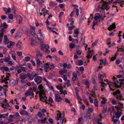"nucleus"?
I'll use <instances>...</instances> for the list:
<instances>
[{
  "instance_id": "obj_1",
  "label": "nucleus",
  "mask_w": 124,
  "mask_h": 124,
  "mask_svg": "<svg viewBox=\"0 0 124 124\" xmlns=\"http://www.w3.org/2000/svg\"><path fill=\"white\" fill-rule=\"evenodd\" d=\"M103 0H101V2L100 3L96 9L97 11L100 12V13L99 14H103V13H104V9H105L107 10L108 9V2L105 1L104 2Z\"/></svg>"
},
{
  "instance_id": "obj_2",
  "label": "nucleus",
  "mask_w": 124,
  "mask_h": 124,
  "mask_svg": "<svg viewBox=\"0 0 124 124\" xmlns=\"http://www.w3.org/2000/svg\"><path fill=\"white\" fill-rule=\"evenodd\" d=\"M39 96L40 101L43 102H45L46 104L48 103L50 104V103H48L47 101V98L44 93L43 92H40Z\"/></svg>"
},
{
  "instance_id": "obj_3",
  "label": "nucleus",
  "mask_w": 124,
  "mask_h": 124,
  "mask_svg": "<svg viewBox=\"0 0 124 124\" xmlns=\"http://www.w3.org/2000/svg\"><path fill=\"white\" fill-rule=\"evenodd\" d=\"M115 108L117 109V111H115L114 113L116 116L115 117L116 118L118 119L121 115L122 112L121 111L119 112V110H120V108L117 106H116Z\"/></svg>"
},
{
  "instance_id": "obj_4",
  "label": "nucleus",
  "mask_w": 124,
  "mask_h": 124,
  "mask_svg": "<svg viewBox=\"0 0 124 124\" xmlns=\"http://www.w3.org/2000/svg\"><path fill=\"white\" fill-rule=\"evenodd\" d=\"M38 75V74H36L34 72H32L31 74L29 73L27 74V76L28 77V78L31 80H33L34 78L35 77Z\"/></svg>"
},
{
  "instance_id": "obj_5",
  "label": "nucleus",
  "mask_w": 124,
  "mask_h": 124,
  "mask_svg": "<svg viewBox=\"0 0 124 124\" xmlns=\"http://www.w3.org/2000/svg\"><path fill=\"white\" fill-rule=\"evenodd\" d=\"M54 97L55 101L56 102H60L62 100L58 92H56L54 94Z\"/></svg>"
},
{
  "instance_id": "obj_6",
  "label": "nucleus",
  "mask_w": 124,
  "mask_h": 124,
  "mask_svg": "<svg viewBox=\"0 0 124 124\" xmlns=\"http://www.w3.org/2000/svg\"><path fill=\"white\" fill-rule=\"evenodd\" d=\"M105 13H103V14H99L98 15L95 16L94 17V19L95 20H97L98 19L101 20H103L104 17H105L106 16H105Z\"/></svg>"
},
{
  "instance_id": "obj_7",
  "label": "nucleus",
  "mask_w": 124,
  "mask_h": 124,
  "mask_svg": "<svg viewBox=\"0 0 124 124\" xmlns=\"http://www.w3.org/2000/svg\"><path fill=\"white\" fill-rule=\"evenodd\" d=\"M116 83L109 81V87L110 89V91H114L115 90Z\"/></svg>"
},
{
  "instance_id": "obj_8",
  "label": "nucleus",
  "mask_w": 124,
  "mask_h": 124,
  "mask_svg": "<svg viewBox=\"0 0 124 124\" xmlns=\"http://www.w3.org/2000/svg\"><path fill=\"white\" fill-rule=\"evenodd\" d=\"M19 113L20 114L22 115H26L27 116H28L29 117V118H31V117L30 116H29L28 112L25 110L23 109H21L20 110Z\"/></svg>"
},
{
  "instance_id": "obj_9",
  "label": "nucleus",
  "mask_w": 124,
  "mask_h": 124,
  "mask_svg": "<svg viewBox=\"0 0 124 124\" xmlns=\"http://www.w3.org/2000/svg\"><path fill=\"white\" fill-rule=\"evenodd\" d=\"M34 80L37 85L40 84L42 82V78L40 76H38L34 79Z\"/></svg>"
},
{
  "instance_id": "obj_10",
  "label": "nucleus",
  "mask_w": 124,
  "mask_h": 124,
  "mask_svg": "<svg viewBox=\"0 0 124 124\" xmlns=\"http://www.w3.org/2000/svg\"><path fill=\"white\" fill-rule=\"evenodd\" d=\"M105 74L102 72H99L98 75V78L99 79L101 80V81H103L102 79L105 76Z\"/></svg>"
},
{
  "instance_id": "obj_11",
  "label": "nucleus",
  "mask_w": 124,
  "mask_h": 124,
  "mask_svg": "<svg viewBox=\"0 0 124 124\" xmlns=\"http://www.w3.org/2000/svg\"><path fill=\"white\" fill-rule=\"evenodd\" d=\"M107 111V107H105V106H104L103 111L102 112L101 114H100V116L101 117L102 116H104L105 115L104 114Z\"/></svg>"
},
{
  "instance_id": "obj_12",
  "label": "nucleus",
  "mask_w": 124,
  "mask_h": 124,
  "mask_svg": "<svg viewBox=\"0 0 124 124\" xmlns=\"http://www.w3.org/2000/svg\"><path fill=\"white\" fill-rule=\"evenodd\" d=\"M33 93V91L32 88H29L27 92L25 93V94L26 97L30 95Z\"/></svg>"
},
{
  "instance_id": "obj_13",
  "label": "nucleus",
  "mask_w": 124,
  "mask_h": 124,
  "mask_svg": "<svg viewBox=\"0 0 124 124\" xmlns=\"http://www.w3.org/2000/svg\"><path fill=\"white\" fill-rule=\"evenodd\" d=\"M20 77L19 78L20 79H22V80H24L25 78H27V74L26 75V74L25 75L23 73H21L19 75Z\"/></svg>"
},
{
  "instance_id": "obj_14",
  "label": "nucleus",
  "mask_w": 124,
  "mask_h": 124,
  "mask_svg": "<svg viewBox=\"0 0 124 124\" xmlns=\"http://www.w3.org/2000/svg\"><path fill=\"white\" fill-rule=\"evenodd\" d=\"M4 29H2L0 30V41H1L2 40L3 35L4 34L3 32Z\"/></svg>"
},
{
  "instance_id": "obj_15",
  "label": "nucleus",
  "mask_w": 124,
  "mask_h": 124,
  "mask_svg": "<svg viewBox=\"0 0 124 124\" xmlns=\"http://www.w3.org/2000/svg\"><path fill=\"white\" fill-rule=\"evenodd\" d=\"M115 23H114L110 25L109 26V31H110L112 30V29L116 28V26L115 25Z\"/></svg>"
},
{
  "instance_id": "obj_16",
  "label": "nucleus",
  "mask_w": 124,
  "mask_h": 124,
  "mask_svg": "<svg viewBox=\"0 0 124 124\" xmlns=\"http://www.w3.org/2000/svg\"><path fill=\"white\" fill-rule=\"evenodd\" d=\"M3 8L6 14L8 13L11 12V9L10 8H8V9L7 8L3 7Z\"/></svg>"
},
{
  "instance_id": "obj_17",
  "label": "nucleus",
  "mask_w": 124,
  "mask_h": 124,
  "mask_svg": "<svg viewBox=\"0 0 124 124\" xmlns=\"http://www.w3.org/2000/svg\"><path fill=\"white\" fill-rule=\"evenodd\" d=\"M40 36V37H38V35H37L38 39L41 42H42L44 40L43 38L42 35L41 34V33H40V35H39Z\"/></svg>"
},
{
  "instance_id": "obj_18",
  "label": "nucleus",
  "mask_w": 124,
  "mask_h": 124,
  "mask_svg": "<svg viewBox=\"0 0 124 124\" xmlns=\"http://www.w3.org/2000/svg\"><path fill=\"white\" fill-rule=\"evenodd\" d=\"M16 82V81L14 79H11L9 81L10 85L11 86L14 85Z\"/></svg>"
},
{
  "instance_id": "obj_19",
  "label": "nucleus",
  "mask_w": 124,
  "mask_h": 124,
  "mask_svg": "<svg viewBox=\"0 0 124 124\" xmlns=\"http://www.w3.org/2000/svg\"><path fill=\"white\" fill-rule=\"evenodd\" d=\"M73 77L72 78V79L73 81H74L76 80V78L77 77V76L76 73L74 72L72 73Z\"/></svg>"
},
{
  "instance_id": "obj_20",
  "label": "nucleus",
  "mask_w": 124,
  "mask_h": 124,
  "mask_svg": "<svg viewBox=\"0 0 124 124\" xmlns=\"http://www.w3.org/2000/svg\"><path fill=\"white\" fill-rule=\"evenodd\" d=\"M45 65H44V69L45 70V72H48V71H47V69L49 67L48 66V64L47 63H46Z\"/></svg>"
},
{
  "instance_id": "obj_21",
  "label": "nucleus",
  "mask_w": 124,
  "mask_h": 124,
  "mask_svg": "<svg viewBox=\"0 0 124 124\" xmlns=\"http://www.w3.org/2000/svg\"><path fill=\"white\" fill-rule=\"evenodd\" d=\"M38 89L41 92H43L44 91V90L43 89V87L42 84H40L38 87Z\"/></svg>"
},
{
  "instance_id": "obj_22",
  "label": "nucleus",
  "mask_w": 124,
  "mask_h": 124,
  "mask_svg": "<svg viewBox=\"0 0 124 124\" xmlns=\"http://www.w3.org/2000/svg\"><path fill=\"white\" fill-rule=\"evenodd\" d=\"M120 85H118L116 83V85L115 86V89L116 88H120L121 87L122 85H124V83L122 82H120Z\"/></svg>"
},
{
  "instance_id": "obj_23",
  "label": "nucleus",
  "mask_w": 124,
  "mask_h": 124,
  "mask_svg": "<svg viewBox=\"0 0 124 124\" xmlns=\"http://www.w3.org/2000/svg\"><path fill=\"white\" fill-rule=\"evenodd\" d=\"M42 55V54L40 53V52L39 50L37 51L36 56L37 57H38L39 56L41 57Z\"/></svg>"
},
{
  "instance_id": "obj_24",
  "label": "nucleus",
  "mask_w": 124,
  "mask_h": 124,
  "mask_svg": "<svg viewBox=\"0 0 124 124\" xmlns=\"http://www.w3.org/2000/svg\"><path fill=\"white\" fill-rule=\"evenodd\" d=\"M2 107L4 108H5L7 107L8 106H9L8 104V103H6L5 104H2Z\"/></svg>"
},
{
  "instance_id": "obj_25",
  "label": "nucleus",
  "mask_w": 124,
  "mask_h": 124,
  "mask_svg": "<svg viewBox=\"0 0 124 124\" xmlns=\"http://www.w3.org/2000/svg\"><path fill=\"white\" fill-rule=\"evenodd\" d=\"M123 103H121V102H120L118 103V104L117 106L119 107L120 108H121L123 109L124 108L123 106Z\"/></svg>"
},
{
  "instance_id": "obj_26",
  "label": "nucleus",
  "mask_w": 124,
  "mask_h": 124,
  "mask_svg": "<svg viewBox=\"0 0 124 124\" xmlns=\"http://www.w3.org/2000/svg\"><path fill=\"white\" fill-rule=\"evenodd\" d=\"M69 21L70 22V25L71 26L72 24L73 23L74 21L73 20V19L71 17L70 19H69Z\"/></svg>"
},
{
  "instance_id": "obj_27",
  "label": "nucleus",
  "mask_w": 124,
  "mask_h": 124,
  "mask_svg": "<svg viewBox=\"0 0 124 124\" xmlns=\"http://www.w3.org/2000/svg\"><path fill=\"white\" fill-rule=\"evenodd\" d=\"M113 114H114L113 113ZM115 117V116L113 115V116H112V121H113V122L114 123H116L118 121V120L117 119H114Z\"/></svg>"
},
{
  "instance_id": "obj_28",
  "label": "nucleus",
  "mask_w": 124,
  "mask_h": 124,
  "mask_svg": "<svg viewBox=\"0 0 124 124\" xmlns=\"http://www.w3.org/2000/svg\"><path fill=\"white\" fill-rule=\"evenodd\" d=\"M57 116H56L55 117V118L57 119V120H59L60 118H61V114L60 113V114H57Z\"/></svg>"
},
{
  "instance_id": "obj_29",
  "label": "nucleus",
  "mask_w": 124,
  "mask_h": 124,
  "mask_svg": "<svg viewBox=\"0 0 124 124\" xmlns=\"http://www.w3.org/2000/svg\"><path fill=\"white\" fill-rule=\"evenodd\" d=\"M29 40H30L31 41L30 43L31 45H32L34 44L35 40L34 39L32 38H31Z\"/></svg>"
},
{
  "instance_id": "obj_30",
  "label": "nucleus",
  "mask_w": 124,
  "mask_h": 124,
  "mask_svg": "<svg viewBox=\"0 0 124 124\" xmlns=\"http://www.w3.org/2000/svg\"><path fill=\"white\" fill-rule=\"evenodd\" d=\"M21 36V34L19 32H17L15 35V37L16 38H19Z\"/></svg>"
},
{
  "instance_id": "obj_31",
  "label": "nucleus",
  "mask_w": 124,
  "mask_h": 124,
  "mask_svg": "<svg viewBox=\"0 0 124 124\" xmlns=\"http://www.w3.org/2000/svg\"><path fill=\"white\" fill-rule=\"evenodd\" d=\"M116 97L117 99H119V100H124V99H121L123 97L121 95H117L116 96Z\"/></svg>"
},
{
  "instance_id": "obj_32",
  "label": "nucleus",
  "mask_w": 124,
  "mask_h": 124,
  "mask_svg": "<svg viewBox=\"0 0 124 124\" xmlns=\"http://www.w3.org/2000/svg\"><path fill=\"white\" fill-rule=\"evenodd\" d=\"M56 5L53 2H51L49 4V6L50 7H52Z\"/></svg>"
},
{
  "instance_id": "obj_33",
  "label": "nucleus",
  "mask_w": 124,
  "mask_h": 124,
  "mask_svg": "<svg viewBox=\"0 0 124 124\" xmlns=\"http://www.w3.org/2000/svg\"><path fill=\"white\" fill-rule=\"evenodd\" d=\"M10 60V58L8 57H5V58H3V60L5 62H8Z\"/></svg>"
},
{
  "instance_id": "obj_34",
  "label": "nucleus",
  "mask_w": 124,
  "mask_h": 124,
  "mask_svg": "<svg viewBox=\"0 0 124 124\" xmlns=\"http://www.w3.org/2000/svg\"><path fill=\"white\" fill-rule=\"evenodd\" d=\"M83 64V62L81 60L78 61V65L79 66Z\"/></svg>"
},
{
  "instance_id": "obj_35",
  "label": "nucleus",
  "mask_w": 124,
  "mask_h": 124,
  "mask_svg": "<svg viewBox=\"0 0 124 124\" xmlns=\"http://www.w3.org/2000/svg\"><path fill=\"white\" fill-rule=\"evenodd\" d=\"M31 34L32 35L34 36L35 34V31H34L33 30H31Z\"/></svg>"
},
{
  "instance_id": "obj_36",
  "label": "nucleus",
  "mask_w": 124,
  "mask_h": 124,
  "mask_svg": "<svg viewBox=\"0 0 124 124\" xmlns=\"http://www.w3.org/2000/svg\"><path fill=\"white\" fill-rule=\"evenodd\" d=\"M101 85L103 87H104V86H106L107 85L106 84L102 81H101Z\"/></svg>"
},
{
  "instance_id": "obj_37",
  "label": "nucleus",
  "mask_w": 124,
  "mask_h": 124,
  "mask_svg": "<svg viewBox=\"0 0 124 124\" xmlns=\"http://www.w3.org/2000/svg\"><path fill=\"white\" fill-rule=\"evenodd\" d=\"M46 120V118H42L40 121L42 123H45Z\"/></svg>"
},
{
  "instance_id": "obj_38",
  "label": "nucleus",
  "mask_w": 124,
  "mask_h": 124,
  "mask_svg": "<svg viewBox=\"0 0 124 124\" xmlns=\"http://www.w3.org/2000/svg\"><path fill=\"white\" fill-rule=\"evenodd\" d=\"M8 27V25L6 24V23L4 22L3 23V27L5 28H7Z\"/></svg>"
},
{
  "instance_id": "obj_39",
  "label": "nucleus",
  "mask_w": 124,
  "mask_h": 124,
  "mask_svg": "<svg viewBox=\"0 0 124 124\" xmlns=\"http://www.w3.org/2000/svg\"><path fill=\"white\" fill-rule=\"evenodd\" d=\"M20 19L19 20L18 23L20 24L22 23V21L23 20V18L21 16H19Z\"/></svg>"
},
{
  "instance_id": "obj_40",
  "label": "nucleus",
  "mask_w": 124,
  "mask_h": 124,
  "mask_svg": "<svg viewBox=\"0 0 124 124\" xmlns=\"http://www.w3.org/2000/svg\"><path fill=\"white\" fill-rule=\"evenodd\" d=\"M26 117L28 119V121H29V122H31L32 121H33L32 118V117H31V119H29V117L28 116H27V115H26Z\"/></svg>"
},
{
  "instance_id": "obj_41",
  "label": "nucleus",
  "mask_w": 124,
  "mask_h": 124,
  "mask_svg": "<svg viewBox=\"0 0 124 124\" xmlns=\"http://www.w3.org/2000/svg\"><path fill=\"white\" fill-rule=\"evenodd\" d=\"M13 15L11 14H9L8 16V18L11 19H13Z\"/></svg>"
},
{
  "instance_id": "obj_42",
  "label": "nucleus",
  "mask_w": 124,
  "mask_h": 124,
  "mask_svg": "<svg viewBox=\"0 0 124 124\" xmlns=\"http://www.w3.org/2000/svg\"><path fill=\"white\" fill-rule=\"evenodd\" d=\"M84 102L87 105H88V102L87 101V100L85 99H84L83 100Z\"/></svg>"
},
{
  "instance_id": "obj_43",
  "label": "nucleus",
  "mask_w": 124,
  "mask_h": 124,
  "mask_svg": "<svg viewBox=\"0 0 124 124\" xmlns=\"http://www.w3.org/2000/svg\"><path fill=\"white\" fill-rule=\"evenodd\" d=\"M48 101L49 102H50L51 103L53 102V101L52 98L51 97H49V99Z\"/></svg>"
},
{
  "instance_id": "obj_44",
  "label": "nucleus",
  "mask_w": 124,
  "mask_h": 124,
  "mask_svg": "<svg viewBox=\"0 0 124 124\" xmlns=\"http://www.w3.org/2000/svg\"><path fill=\"white\" fill-rule=\"evenodd\" d=\"M4 78V80H2V79H1V82L3 83L4 82H5V81H7L8 80H9V79L7 78Z\"/></svg>"
},
{
  "instance_id": "obj_45",
  "label": "nucleus",
  "mask_w": 124,
  "mask_h": 124,
  "mask_svg": "<svg viewBox=\"0 0 124 124\" xmlns=\"http://www.w3.org/2000/svg\"><path fill=\"white\" fill-rule=\"evenodd\" d=\"M74 33L75 34L77 35H78L79 33L78 32V31L77 30V29H75L74 30Z\"/></svg>"
},
{
  "instance_id": "obj_46",
  "label": "nucleus",
  "mask_w": 124,
  "mask_h": 124,
  "mask_svg": "<svg viewBox=\"0 0 124 124\" xmlns=\"http://www.w3.org/2000/svg\"><path fill=\"white\" fill-rule=\"evenodd\" d=\"M103 60H100V63L99 64V65L100 66H101L103 64Z\"/></svg>"
},
{
  "instance_id": "obj_47",
  "label": "nucleus",
  "mask_w": 124,
  "mask_h": 124,
  "mask_svg": "<svg viewBox=\"0 0 124 124\" xmlns=\"http://www.w3.org/2000/svg\"><path fill=\"white\" fill-rule=\"evenodd\" d=\"M12 58L15 60L16 61V56L14 54H12Z\"/></svg>"
},
{
  "instance_id": "obj_48",
  "label": "nucleus",
  "mask_w": 124,
  "mask_h": 124,
  "mask_svg": "<svg viewBox=\"0 0 124 124\" xmlns=\"http://www.w3.org/2000/svg\"><path fill=\"white\" fill-rule=\"evenodd\" d=\"M79 10L78 9H77L76 10V14L77 16H78L79 15Z\"/></svg>"
},
{
  "instance_id": "obj_49",
  "label": "nucleus",
  "mask_w": 124,
  "mask_h": 124,
  "mask_svg": "<svg viewBox=\"0 0 124 124\" xmlns=\"http://www.w3.org/2000/svg\"><path fill=\"white\" fill-rule=\"evenodd\" d=\"M17 54L19 56H21L22 54V52L21 51L19 52H17Z\"/></svg>"
},
{
  "instance_id": "obj_50",
  "label": "nucleus",
  "mask_w": 124,
  "mask_h": 124,
  "mask_svg": "<svg viewBox=\"0 0 124 124\" xmlns=\"http://www.w3.org/2000/svg\"><path fill=\"white\" fill-rule=\"evenodd\" d=\"M75 46V45L74 44H71L70 45V47L71 49H72Z\"/></svg>"
},
{
  "instance_id": "obj_51",
  "label": "nucleus",
  "mask_w": 124,
  "mask_h": 124,
  "mask_svg": "<svg viewBox=\"0 0 124 124\" xmlns=\"http://www.w3.org/2000/svg\"><path fill=\"white\" fill-rule=\"evenodd\" d=\"M25 61L27 62L30 61V57L29 56H27L25 57Z\"/></svg>"
},
{
  "instance_id": "obj_52",
  "label": "nucleus",
  "mask_w": 124,
  "mask_h": 124,
  "mask_svg": "<svg viewBox=\"0 0 124 124\" xmlns=\"http://www.w3.org/2000/svg\"><path fill=\"white\" fill-rule=\"evenodd\" d=\"M120 62V61L118 59L116 60V64H119Z\"/></svg>"
},
{
  "instance_id": "obj_53",
  "label": "nucleus",
  "mask_w": 124,
  "mask_h": 124,
  "mask_svg": "<svg viewBox=\"0 0 124 124\" xmlns=\"http://www.w3.org/2000/svg\"><path fill=\"white\" fill-rule=\"evenodd\" d=\"M51 50L52 52H55L56 49L54 47H53L51 48Z\"/></svg>"
},
{
  "instance_id": "obj_54",
  "label": "nucleus",
  "mask_w": 124,
  "mask_h": 124,
  "mask_svg": "<svg viewBox=\"0 0 124 124\" xmlns=\"http://www.w3.org/2000/svg\"><path fill=\"white\" fill-rule=\"evenodd\" d=\"M70 81L69 80H68L67 82V83L68 85H67V86L68 87L71 85V84L70 83Z\"/></svg>"
},
{
  "instance_id": "obj_55",
  "label": "nucleus",
  "mask_w": 124,
  "mask_h": 124,
  "mask_svg": "<svg viewBox=\"0 0 124 124\" xmlns=\"http://www.w3.org/2000/svg\"><path fill=\"white\" fill-rule=\"evenodd\" d=\"M112 103L113 104H115L116 103V101L114 99H113L111 101Z\"/></svg>"
},
{
  "instance_id": "obj_56",
  "label": "nucleus",
  "mask_w": 124,
  "mask_h": 124,
  "mask_svg": "<svg viewBox=\"0 0 124 124\" xmlns=\"http://www.w3.org/2000/svg\"><path fill=\"white\" fill-rule=\"evenodd\" d=\"M50 66H51V67H49V68L51 70L52 69H54V66L53 64H51Z\"/></svg>"
},
{
  "instance_id": "obj_57",
  "label": "nucleus",
  "mask_w": 124,
  "mask_h": 124,
  "mask_svg": "<svg viewBox=\"0 0 124 124\" xmlns=\"http://www.w3.org/2000/svg\"><path fill=\"white\" fill-rule=\"evenodd\" d=\"M97 41H95L92 44V46H94L96 45L97 44Z\"/></svg>"
},
{
  "instance_id": "obj_58",
  "label": "nucleus",
  "mask_w": 124,
  "mask_h": 124,
  "mask_svg": "<svg viewBox=\"0 0 124 124\" xmlns=\"http://www.w3.org/2000/svg\"><path fill=\"white\" fill-rule=\"evenodd\" d=\"M94 105L96 107H97L98 106V102L97 101H95L94 102Z\"/></svg>"
},
{
  "instance_id": "obj_59",
  "label": "nucleus",
  "mask_w": 124,
  "mask_h": 124,
  "mask_svg": "<svg viewBox=\"0 0 124 124\" xmlns=\"http://www.w3.org/2000/svg\"><path fill=\"white\" fill-rule=\"evenodd\" d=\"M37 64L38 65H40V62L39 59L37 60Z\"/></svg>"
},
{
  "instance_id": "obj_60",
  "label": "nucleus",
  "mask_w": 124,
  "mask_h": 124,
  "mask_svg": "<svg viewBox=\"0 0 124 124\" xmlns=\"http://www.w3.org/2000/svg\"><path fill=\"white\" fill-rule=\"evenodd\" d=\"M38 115L40 117H42V114L40 112H38Z\"/></svg>"
},
{
  "instance_id": "obj_61",
  "label": "nucleus",
  "mask_w": 124,
  "mask_h": 124,
  "mask_svg": "<svg viewBox=\"0 0 124 124\" xmlns=\"http://www.w3.org/2000/svg\"><path fill=\"white\" fill-rule=\"evenodd\" d=\"M45 2L44 0H40L39 1V4H42V3L44 2Z\"/></svg>"
},
{
  "instance_id": "obj_62",
  "label": "nucleus",
  "mask_w": 124,
  "mask_h": 124,
  "mask_svg": "<svg viewBox=\"0 0 124 124\" xmlns=\"http://www.w3.org/2000/svg\"><path fill=\"white\" fill-rule=\"evenodd\" d=\"M61 118H63L64 116V111H63V112H62L61 114Z\"/></svg>"
},
{
  "instance_id": "obj_63",
  "label": "nucleus",
  "mask_w": 124,
  "mask_h": 124,
  "mask_svg": "<svg viewBox=\"0 0 124 124\" xmlns=\"http://www.w3.org/2000/svg\"><path fill=\"white\" fill-rule=\"evenodd\" d=\"M65 101L66 103H70V101L68 99L65 98Z\"/></svg>"
},
{
  "instance_id": "obj_64",
  "label": "nucleus",
  "mask_w": 124,
  "mask_h": 124,
  "mask_svg": "<svg viewBox=\"0 0 124 124\" xmlns=\"http://www.w3.org/2000/svg\"><path fill=\"white\" fill-rule=\"evenodd\" d=\"M45 48L46 49H47L49 48V46L48 44H46L45 45Z\"/></svg>"
}]
</instances>
